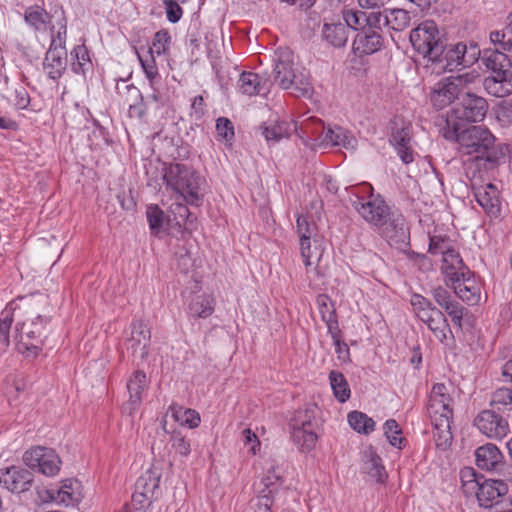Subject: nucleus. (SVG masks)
Masks as SVG:
<instances>
[{
    "label": "nucleus",
    "mask_w": 512,
    "mask_h": 512,
    "mask_svg": "<svg viewBox=\"0 0 512 512\" xmlns=\"http://www.w3.org/2000/svg\"><path fill=\"white\" fill-rule=\"evenodd\" d=\"M474 425L490 439L501 440L509 432L508 420L494 409L481 411L474 419Z\"/></svg>",
    "instance_id": "nucleus-12"
},
{
    "label": "nucleus",
    "mask_w": 512,
    "mask_h": 512,
    "mask_svg": "<svg viewBox=\"0 0 512 512\" xmlns=\"http://www.w3.org/2000/svg\"><path fill=\"white\" fill-rule=\"evenodd\" d=\"M462 487L465 493L474 491L482 483V475H479L473 468L465 467L460 472Z\"/></svg>",
    "instance_id": "nucleus-50"
},
{
    "label": "nucleus",
    "mask_w": 512,
    "mask_h": 512,
    "mask_svg": "<svg viewBox=\"0 0 512 512\" xmlns=\"http://www.w3.org/2000/svg\"><path fill=\"white\" fill-rule=\"evenodd\" d=\"M138 58L145 76L149 80L150 86L153 87L156 79L160 78L153 49L149 48L145 57L138 54Z\"/></svg>",
    "instance_id": "nucleus-47"
},
{
    "label": "nucleus",
    "mask_w": 512,
    "mask_h": 512,
    "mask_svg": "<svg viewBox=\"0 0 512 512\" xmlns=\"http://www.w3.org/2000/svg\"><path fill=\"white\" fill-rule=\"evenodd\" d=\"M282 480V476L278 467L271 466L266 475L261 479V484L268 489L270 496L280 486L279 482Z\"/></svg>",
    "instance_id": "nucleus-58"
},
{
    "label": "nucleus",
    "mask_w": 512,
    "mask_h": 512,
    "mask_svg": "<svg viewBox=\"0 0 512 512\" xmlns=\"http://www.w3.org/2000/svg\"><path fill=\"white\" fill-rule=\"evenodd\" d=\"M297 232L299 239L313 238L316 235V225L309 221V217L301 215L297 218Z\"/></svg>",
    "instance_id": "nucleus-63"
},
{
    "label": "nucleus",
    "mask_w": 512,
    "mask_h": 512,
    "mask_svg": "<svg viewBox=\"0 0 512 512\" xmlns=\"http://www.w3.org/2000/svg\"><path fill=\"white\" fill-rule=\"evenodd\" d=\"M367 461L365 463L367 473L377 482H384L386 477L385 467L382 465L381 458L372 450L366 452Z\"/></svg>",
    "instance_id": "nucleus-46"
},
{
    "label": "nucleus",
    "mask_w": 512,
    "mask_h": 512,
    "mask_svg": "<svg viewBox=\"0 0 512 512\" xmlns=\"http://www.w3.org/2000/svg\"><path fill=\"white\" fill-rule=\"evenodd\" d=\"M508 63L510 67V59L506 54L491 51L487 56L484 57V63L488 70H490L491 74H494L495 71H503L505 70V63Z\"/></svg>",
    "instance_id": "nucleus-51"
},
{
    "label": "nucleus",
    "mask_w": 512,
    "mask_h": 512,
    "mask_svg": "<svg viewBox=\"0 0 512 512\" xmlns=\"http://www.w3.org/2000/svg\"><path fill=\"white\" fill-rule=\"evenodd\" d=\"M469 270L455 249L452 248L442 256L441 272L444 275L446 286L456 278L464 277Z\"/></svg>",
    "instance_id": "nucleus-23"
},
{
    "label": "nucleus",
    "mask_w": 512,
    "mask_h": 512,
    "mask_svg": "<svg viewBox=\"0 0 512 512\" xmlns=\"http://www.w3.org/2000/svg\"><path fill=\"white\" fill-rule=\"evenodd\" d=\"M188 311L191 317L207 318L214 311V300L209 296L198 295L190 302Z\"/></svg>",
    "instance_id": "nucleus-39"
},
{
    "label": "nucleus",
    "mask_w": 512,
    "mask_h": 512,
    "mask_svg": "<svg viewBox=\"0 0 512 512\" xmlns=\"http://www.w3.org/2000/svg\"><path fill=\"white\" fill-rule=\"evenodd\" d=\"M293 65L292 52L287 48H279L276 51L274 82L282 89L292 85L291 78L296 72Z\"/></svg>",
    "instance_id": "nucleus-21"
},
{
    "label": "nucleus",
    "mask_w": 512,
    "mask_h": 512,
    "mask_svg": "<svg viewBox=\"0 0 512 512\" xmlns=\"http://www.w3.org/2000/svg\"><path fill=\"white\" fill-rule=\"evenodd\" d=\"M451 423L452 420L440 418L439 421L432 422L434 426L433 438L436 446L441 450H446L452 443Z\"/></svg>",
    "instance_id": "nucleus-37"
},
{
    "label": "nucleus",
    "mask_w": 512,
    "mask_h": 512,
    "mask_svg": "<svg viewBox=\"0 0 512 512\" xmlns=\"http://www.w3.org/2000/svg\"><path fill=\"white\" fill-rule=\"evenodd\" d=\"M452 398L448 388L443 383H437L432 387L428 401V413L431 422L440 419L452 420Z\"/></svg>",
    "instance_id": "nucleus-13"
},
{
    "label": "nucleus",
    "mask_w": 512,
    "mask_h": 512,
    "mask_svg": "<svg viewBox=\"0 0 512 512\" xmlns=\"http://www.w3.org/2000/svg\"><path fill=\"white\" fill-rule=\"evenodd\" d=\"M169 442L172 449L181 457H188L191 453V442L179 430H173L170 433Z\"/></svg>",
    "instance_id": "nucleus-48"
},
{
    "label": "nucleus",
    "mask_w": 512,
    "mask_h": 512,
    "mask_svg": "<svg viewBox=\"0 0 512 512\" xmlns=\"http://www.w3.org/2000/svg\"><path fill=\"white\" fill-rule=\"evenodd\" d=\"M468 305H476L481 299V284L475 274L469 270L464 277L456 278L447 286Z\"/></svg>",
    "instance_id": "nucleus-16"
},
{
    "label": "nucleus",
    "mask_w": 512,
    "mask_h": 512,
    "mask_svg": "<svg viewBox=\"0 0 512 512\" xmlns=\"http://www.w3.org/2000/svg\"><path fill=\"white\" fill-rule=\"evenodd\" d=\"M444 51L439 55L438 59H433L432 62L443 63V70L452 72L459 67L471 66L477 59V47L472 45L470 49L463 42L456 44H447V39H444Z\"/></svg>",
    "instance_id": "nucleus-7"
},
{
    "label": "nucleus",
    "mask_w": 512,
    "mask_h": 512,
    "mask_svg": "<svg viewBox=\"0 0 512 512\" xmlns=\"http://www.w3.org/2000/svg\"><path fill=\"white\" fill-rule=\"evenodd\" d=\"M490 41L495 46L496 52L506 54L512 51V36L504 30H496L490 33Z\"/></svg>",
    "instance_id": "nucleus-52"
},
{
    "label": "nucleus",
    "mask_w": 512,
    "mask_h": 512,
    "mask_svg": "<svg viewBox=\"0 0 512 512\" xmlns=\"http://www.w3.org/2000/svg\"><path fill=\"white\" fill-rule=\"evenodd\" d=\"M489 403L498 412L512 411V387L502 386L495 389L491 393Z\"/></svg>",
    "instance_id": "nucleus-36"
},
{
    "label": "nucleus",
    "mask_w": 512,
    "mask_h": 512,
    "mask_svg": "<svg viewBox=\"0 0 512 512\" xmlns=\"http://www.w3.org/2000/svg\"><path fill=\"white\" fill-rule=\"evenodd\" d=\"M479 77V74L475 72H466L441 78L430 89L431 105L436 110H442L455 103L456 100L459 101L466 89L473 87Z\"/></svg>",
    "instance_id": "nucleus-2"
},
{
    "label": "nucleus",
    "mask_w": 512,
    "mask_h": 512,
    "mask_svg": "<svg viewBox=\"0 0 512 512\" xmlns=\"http://www.w3.org/2000/svg\"><path fill=\"white\" fill-rule=\"evenodd\" d=\"M343 19L346 25V28H351L357 30L358 27L365 24L366 21V13L359 10L347 9L343 11Z\"/></svg>",
    "instance_id": "nucleus-59"
},
{
    "label": "nucleus",
    "mask_w": 512,
    "mask_h": 512,
    "mask_svg": "<svg viewBox=\"0 0 512 512\" xmlns=\"http://www.w3.org/2000/svg\"><path fill=\"white\" fill-rule=\"evenodd\" d=\"M58 15L49 14L40 5H31L24 11V21L35 32H45L51 25V19Z\"/></svg>",
    "instance_id": "nucleus-25"
},
{
    "label": "nucleus",
    "mask_w": 512,
    "mask_h": 512,
    "mask_svg": "<svg viewBox=\"0 0 512 512\" xmlns=\"http://www.w3.org/2000/svg\"><path fill=\"white\" fill-rule=\"evenodd\" d=\"M507 491V484L501 480H484L476 489V497L481 507L492 508L500 503L499 499Z\"/></svg>",
    "instance_id": "nucleus-18"
},
{
    "label": "nucleus",
    "mask_w": 512,
    "mask_h": 512,
    "mask_svg": "<svg viewBox=\"0 0 512 512\" xmlns=\"http://www.w3.org/2000/svg\"><path fill=\"white\" fill-rule=\"evenodd\" d=\"M168 412L171 413L173 419L181 426L193 429L200 425V414L194 409L184 408L176 403H172L168 408Z\"/></svg>",
    "instance_id": "nucleus-33"
},
{
    "label": "nucleus",
    "mask_w": 512,
    "mask_h": 512,
    "mask_svg": "<svg viewBox=\"0 0 512 512\" xmlns=\"http://www.w3.org/2000/svg\"><path fill=\"white\" fill-rule=\"evenodd\" d=\"M488 101L467 88L460 100L444 115L436 119V126L444 138H455L456 132L467 123L482 122L488 112Z\"/></svg>",
    "instance_id": "nucleus-1"
},
{
    "label": "nucleus",
    "mask_w": 512,
    "mask_h": 512,
    "mask_svg": "<svg viewBox=\"0 0 512 512\" xmlns=\"http://www.w3.org/2000/svg\"><path fill=\"white\" fill-rule=\"evenodd\" d=\"M409 38L413 48L430 61L438 59L444 51L446 37L432 20L423 21L412 29Z\"/></svg>",
    "instance_id": "nucleus-6"
},
{
    "label": "nucleus",
    "mask_w": 512,
    "mask_h": 512,
    "mask_svg": "<svg viewBox=\"0 0 512 512\" xmlns=\"http://www.w3.org/2000/svg\"><path fill=\"white\" fill-rule=\"evenodd\" d=\"M147 221L153 235H158L164 224V212L158 205L151 204L146 210Z\"/></svg>",
    "instance_id": "nucleus-49"
},
{
    "label": "nucleus",
    "mask_w": 512,
    "mask_h": 512,
    "mask_svg": "<svg viewBox=\"0 0 512 512\" xmlns=\"http://www.w3.org/2000/svg\"><path fill=\"white\" fill-rule=\"evenodd\" d=\"M72 63L71 69L76 74L85 75L86 70L91 64L89 51L87 47L82 45H77L71 52Z\"/></svg>",
    "instance_id": "nucleus-43"
},
{
    "label": "nucleus",
    "mask_w": 512,
    "mask_h": 512,
    "mask_svg": "<svg viewBox=\"0 0 512 512\" xmlns=\"http://www.w3.org/2000/svg\"><path fill=\"white\" fill-rule=\"evenodd\" d=\"M331 335L335 346V352L338 356V359L342 362H347L350 360V349L348 345L343 340L342 332L340 328L328 332Z\"/></svg>",
    "instance_id": "nucleus-53"
},
{
    "label": "nucleus",
    "mask_w": 512,
    "mask_h": 512,
    "mask_svg": "<svg viewBox=\"0 0 512 512\" xmlns=\"http://www.w3.org/2000/svg\"><path fill=\"white\" fill-rule=\"evenodd\" d=\"M350 202L366 222L375 226L385 221V217L391 212L385 201L380 197H374L373 194L368 197L355 195L350 198Z\"/></svg>",
    "instance_id": "nucleus-11"
},
{
    "label": "nucleus",
    "mask_w": 512,
    "mask_h": 512,
    "mask_svg": "<svg viewBox=\"0 0 512 512\" xmlns=\"http://www.w3.org/2000/svg\"><path fill=\"white\" fill-rule=\"evenodd\" d=\"M316 305L321 315L322 321L327 326L328 332L340 328L337 319L336 308L328 295L319 294L316 297Z\"/></svg>",
    "instance_id": "nucleus-32"
},
{
    "label": "nucleus",
    "mask_w": 512,
    "mask_h": 512,
    "mask_svg": "<svg viewBox=\"0 0 512 512\" xmlns=\"http://www.w3.org/2000/svg\"><path fill=\"white\" fill-rule=\"evenodd\" d=\"M151 331L142 320L131 323V336L128 339L127 349L131 351L135 359L144 361L149 354Z\"/></svg>",
    "instance_id": "nucleus-15"
},
{
    "label": "nucleus",
    "mask_w": 512,
    "mask_h": 512,
    "mask_svg": "<svg viewBox=\"0 0 512 512\" xmlns=\"http://www.w3.org/2000/svg\"><path fill=\"white\" fill-rule=\"evenodd\" d=\"M290 87H283L284 90H289L290 93L296 97H310L313 93V86L308 75L299 71L291 78Z\"/></svg>",
    "instance_id": "nucleus-38"
},
{
    "label": "nucleus",
    "mask_w": 512,
    "mask_h": 512,
    "mask_svg": "<svg viewBox=\"0 0 512 512\" xmlns=\"http://www.w3.org/2000/svg\"><path fill=\"white\" fill-rule=\"evenodd\" d=\"M347 132L337 126L335 128H329L324 135V141L334 146H346L349 144Z\"/></svg>",
    "instance_id": "nucleus-60"
},
{
    "label": "nucleus",
    "mask_w": 512,
    "mask_h": 512,
    "mask_svg": "<svg viewBox=\"0 0 512 512\" xmlns=\"http://www.w3.org/2000/svg\"><path fill=\"white\" fill-rule=\"evenodd\" d=\"M384 434L387 437L389 443L394 446L401 448V444L404 441L400 435L402 433L398 423L394 419H389L384 423Z\"/></svg>",
    "instance_id": "nucleus-55"
},
{
    "label": "nucleus",
    "mask_w": 512,
    "mask_h": 512,
    "mask_svg": "<svg viewBox=\"0 0 512 512\" xmlns=\"http://www.w3.org/2000/svg\"><path fill=\"white\" fill-rule=\"evenodd\" d=\"M418 319L428 326L433 335L442 344L446 343L449 336L452 340L454 339L447 318L438 308L435 307L433 309L426 310V313H422Z\"/></svg>",
    "instance_id": "nucleus-19"
},
{
    "label": "nucleus",
    "mask_w": 512,
    "mask_h": 512,
    "mask_svg": "<svg viewBox=\"0 0 512 512\" xmlns=\"http://www.w3.org/2000/svg\"><path fill=\"white\" fill-rule=\"evenodd\" d=\"M147 385V377L143 371H135L132 377L127 381V390L129 392V401L125 409H129V413L138 407L142 400V393Z\"/></svg>",
    "instance_id": "nucleus-28"
},
{
    "label": "nucleus",
    "mask_w": 512,
    "mask_h": 512,
    "mask_svg": "<svg viewBox=\"0 0 512 512\" xmlns=\"http://www.w3.org/2000/svg\"><path fill=\"white\" fill-rule=\"evenodd\" d=\"M57 16L56 25L51 24L49 30L51 32V43L49 48L66 49V35H67V18L63 7H59L54 11Z\"/></svg>",
    "instance_id": "nucleus-30"
},
{
    "label": "nucleus",
    "mask_w": 512,
    "mask_h": 512,
    "mask_svg": "<svg viewBox=\"0 0 512 512\" xmlns=\"http://www.w3.org/2000/svg\"><path fill=\"white\" fill-rule=\"evenodd\" d=\"M472 192L476 202L482 207L490 218H497L501 213V200L498 188L492 184L476 185L471 184Z\"/></svg>",
    "instance_id": "nucleus-14"
},
{
    "label": "nucleus",
    "mask_w": 512,
    "mask_h": 512,
    "mask_svg": "<svg viewBox=\"0 0 512 512\" xmlns=\"http://www.w3.org/2000/svg\"><path fill=\"white\" fill-rule=\"evenodd\" d=\"M67 67L66 49L49 48L43 61L44 71L52 80H58L62 77Z\"/></svg>",
    "instance_id": "nucleus-24"
},
{
    "label": "nucleus",
    "mask_w": 512,
    "mask_h": 512,
    "mask_svg": "<svg viewBox=\"0 0 512 512\" xmlns=\"http://www.w3.org/2000/svg\"><path fill=\"white\" fill-rule=\"evenodd\" d=\"M387 28L393 31H403L410 26L411 17L404 9H387Z\"/></svg>",
    "instance_id": "nucleus-42"
},
{
    "label": "nucleus",
    "mask_w": 512,
    "mask_h": 512,
    "mask_svg": "<svg viewBox=\"0 0 512 512\" xmlns=\"http://www.w3.org/2000/svg\"><path fill=\"white\" fill-rule=\"evenodd\" d=\"M262 135L269 145L275 144L290 136V125L285 121H272L260 126Z\"/></svg>",
    "instance_id": "nucleus-34"
},
{
    "label": "nucleus",
    "mask_w": 512,
    "mask_h": 512,
    "mask_svg": "<svg viewBox=\"0 0 512 512\" xmlns=\"http://www.w3.org/2000/svg\"><path fill=\"white\" fill-rule=\"evenodd\" d=\"M33 481L32 473L22 467L11 466L0 471V484L12 493L28 491Z\"/></svg>",
    "instance_id": "nucleus-17"
},
{
    "label": "nucleus",
    "mask_w": 512,
    "mask_h": 512,
    "mask_svg": "<svg viewBox=\"0 0 512 512\" xmlns=\"http://www.w3.org/2000/svg\"><path fill=\"white\" fill-rule=\"evenodd\" d=\"M126 90L131 100H134L133 103H129L130 117L142 119L146 115V105L143 101L142 93L132 84L126 85Z\"/></svg>",
    "instance_id": "nucleus-44"
},
{
    "label": "nucleus",
    "mask_w": 512,
    "mask_h": 512,
    "mask_svg": "<svg viewBox=\"0 0 512 512\" xmlns=\"http://www.w3.org/2000/svg\"><path fill=\"white\" fill-rule=\"evenodd\" d=\"M217 138L220 141L231 142L234 139V126L232 122L225 117H220L216 121Z\"/></svg>",
    "instance_id": "nucleus-56"
},
{
    "label": "nucleus",
    "mask_w": 512,
    "mask_h": 512,
    "mask_svg": "<svg viewBox=\"0 0 512 512\" xmlns=\"http://www.w3.org/2000/svg\"><path fill=\"white\" fill-rule=\"evenodd\" d=\"M387 9L384 11L371 12L370 14H366L365 24L367 27L364 29L382 30V28L387 27Z\"/></svg>",
    "instance_id": "nucleus-62"
},
{
    "label": "nucleus",
    "mask_w": 512,
    "mask_h": 512,
    "mask_svg": "<svg viewBox=\"0 0 512 512\" xmlns=\"http://www.w3.org/2000/svg\"><path fill=\"white\" fill-rule=\"evenodd\" d=\"M316 404L299 408L290 420L291 437L301 451L312 450L317 442Z\"/></svg>",
    "instance_id": "nucleus-4"
},
{
    "label": "nucleus",
    "mask_w": 512,
    "mask_h": 512,
    "mask_svg": "<svg viewBox=\"0 0 512 512\" xmlns=\"http://www.w3.org/2000/svg\"><path fill=\"white\" fill-rule=\"evenodd\" d=\"M486 92L494 97L503 98L512 94V70L495 71L483 80Z\"/></svg>",
    "instance_id": "nucleus-20"
},
{
    "label": "nucleus",
    "mask_w": 512,
    "mask_h": 512,
    "mask_svg": "<svg viewBox=\"0 0 512 512\" xmlns=\"http://www.w3.org/2000/svg\"><path fill=\"white\" fill-rule=\"evenodd\" d=\"M455 138H445L448 141L458 142L463 153L472 155L478 159L492 161L489 151L494 147L496 138L490 130L484 126H471L456 132Z\"/></svg>",
    "instance_id": "nucleus-5"
},
{
    "label": "nucleus",
    "mask_w": 512,
    "mask_h": 512,
    "mask_svg": "<svg viewBox=\"0 0 512 512\" xmlns=\"http://www.w3.org/2000/svg\"><path fill=\"white\" fill-rule=\"evenodd\" d=\"M160 473L156 469L146 470L136 481L135 490L141 491L148 497L156 498L159 491Z\"/></svg>",
    "instance_id": "nucleus-35"
},
{
    "label": "nucleus",
    "mask_w": 512,
    "mask_h": 512,
    "mask_svg": "<svg viewBox=\"0 0 512 512\" xmlns=\"http://www.w3.org/2000/svg\"><path fill=\"white\" fill-rule=\"evenodd\" d=\"M330 385L336 399L344 403L350 398V387L344 375L341 372L332 370L329 373Z\"/></svg>",
    "instance_id": "nucleus-41"
},
{
    "label": "nucleus",
    "mask_w": 512,
    "mask_h": 512,
    "mask_svg": "<svg viewBox=\"0 0 512 512\" xmlns=\"http://www.w3.org/2000/svg\"><path fill=\"white\" fill-rule=\"evenodd\" d=\"M164 181L167 187L179 193L190 205L198 206L202 195L200 189V177L185 164H170L164 173Z\"/></svg>",
    "instance_id": "nucleus-3"
},
{
    "label": "nucleus",
    "mask_w": 512,
    "mask_h": 512,
    "mask_svg": "<svg viewBox=\"0 0 512 512\" xmlns=\"http://www.w3.org/2000/svg\"><path fill=\"white\" fill-rule=\"evenodd\" d=\"M452 249L449 239L441 235H433L429 237L428 252L432 255L442 254L449 252Z\"/></svg>",
    "instance_id": "nucleus-57"
},
{
    "label": "nucleus",
    "mask_w": 512,
    "mask_h": 512,
    "mask_svg": "<svg viewBox=\"0 0 512 512\" xmlns=\"http://www.w3.org/2000/svg\"><path fill=\"white\" fill-rule=\"evenodd\" d=\"M323 39L333 47H344L349 38V30L346 25L338 23H325L322 28Z\"/></svg>",
    "instance_id": "nucleus-31"
},
{
    "label": "nucleus",
    "mask_w": 512,
    "mask_h": 512,
    "mask_svg": "<svg viewBox=\"0 0 512 512\" xmlns=\"http://www.w3.org/2000/svg\"><path fill=\"white\" fill-rule=\"evenodd\" d=\"M347 418L351 428L360 434L368 435L375 429V421L363 412L352 411Z\"/></svg>",
    "instance_id": "nucleus-40"
},
{
    "label": "nucleus",
    "mask_w": 512,
    "mask_h": 512,
    "mask_svg": "<svg viewBox=\"0 0 512 512\" xmlns=\"http://www.w3.org/2000/svg\"><path fill=\"white\" fill-rule=\"evenodd\" d=\"M476 464L479 468L490 471L502 461V453L493 443L480 446L475 451Z\"/></svg>",
    "instance_id": "nucleus-27"
},
{
    "label": "nucleus",
    "mask_w": 512,
    "mask_h": 512,
    "mask_svg": "<svg viewBox=\"0 0 512 512\" xmlns=\"http://www.w3.org/2000/svg\"><path fill=\"white\" fill-rule=\"evenodd\" d=\"M171 44V36L166 29L159 30L155 33L153 42H152V49L153 54L160 56L162 54H166L169 50V46Z\"/></svg>",
    "instance_id": "nucleus-54"
},
{
    "label": "nucleus",
    "mask_w": 512,
    "mask_h": 512,
    "mask_svg": "<svg viewBox=\"0 0 512 512\" xmlns=\"http://www.w3.org/2000/svg\"><path fill=\"white\" fill-rule=\"evenodd\" d=\"M380 234L387 240L391 247L405 251L409 246V230L403 215L399 212H390L385 221L377 226Z\"/></svg>",
    "instance_id": "nucleus-10"
},
{
    "label": "nucleus",
    "mask_w": 512,
    "mask_h": 512,
    "mask_svg": "<svg viewBox=\"0 0 512 512\" xmlns=\"http://www.w3.org/2000/svg\"><path fill=\"white\" fill-rule=\"evenodd\" d=\"M72 485L73 482L71 480L64 481L58 490H51V498L55 502L64 504L65 506L74 505L78 501V498L73 491Z\"/></svg>",
    "instance_id": "nucleus-45"
},
{
    "label": "nucleus",
    "mask_w": 512,
    "mask_h": 512,
    "mask_svg": "<svg viewBox=\"0 0 512 512\" xmlns=\"http://www.w3.org/2000/svg\"><path fill=\"white\" fill-rule=\"evenodd\" d=\"M23 461L30 469L48 477L55 476L60 471L61 460L51 448L34 447L24 453Z\"/></svg>",
    "instance_id": "nucleus-9"
},
{
    "label": "nucleus",
    "mask_w": 512,
    "mask_h": 512,
    "mask_svg": "<svg viewBox=\"0 0 512 512\" xmlns=\"http://www.w3.org/2000/svg\"><path fill=\"white\" fill-rule=\"evenodd\" d=\"M238 86L243 94L253 96L269 91L268 80L254 72L241 73Z\"/></svg>",
    "instance_id": "nucleus-26"
},
{
    "label": "nucleus",
    "mask_w": 512,
    "mask_h": 512,
    "mask_svg": "<svg viewBox=\"0 0 512 512\" xmlns=\"http://www.w3.org/2000/svg\"><path fill=\"white\" fill-rule=\"evenodd\" d=\"M153 501L152 497H148L145 493L135 490L132 495L131 503L127 504L129 506V511L132 512H143L147 507L151 505Z\"/></svg>",
    "instance_id": "nucleus-64"
},
{
    "label": "nucleus",
    "mask_w": 512,
    "mask_h": 512,
    "mask_svg": "<svg viewBox=\"0 0 512 512\" xmlns=\"http://www.w3.org/2000/svg\"><path fill=\"white\" fill-rule=\"evenodd\" d=\"M170 209L179 225H186L187 223L192 224L196 220V217L189 211L185 204L174 203L171 205Z\"/></svg>",
    "instance_id": "nucleus-61"
},
{
    "label": "nucleus",
    "mask_w": 512,
    "mask_h": 512,
    "mask_svg": "<svg viewBox=\"0 0 512 512\" xmlns=\"http://www.w3.org/2000/svg\"><path fill=\"white\" fill-rule=\"evenodd\" d=\"M47 318L38 315L30 323H22L16 325V349L19 353L29 357L37 356L41 348L34 343H30V340L38 339L44 330L47 323Z\"/></svg>",
    "instance_id": "nucleus-8"
},
{
    "label": "nucleus",
    "mask_w": 512,
    "mask_h": 512,
    "mask_svg": "<svg viewBox=\"0 0 512 512\" xmlns=\"http://www.w3.org/2000/svg\"><path fill=\"white\" fill-rule=\"evenodd\" d=\"M410 132L409 129L403 127L401 129H397L392 133L390 142L394 145L399 157L402 162L405 164H409L413 162V150L410 146Z\"/></svg>",
    "instance_id": "nucleus-29"
},
{
    "label": "nucleus",
    "mask_w": 512,
    "mask_h": 512,
    "mask_svg": "<svg viewBox=\"0 0 512 512\" xmlns=\"http://www.w3.org/2000/svg\"><path fill=\"white\" fill-rule=\"evenodd\" d=\"M383 38L376 30L362 29L353 41V52L358 56L370 55L381 49Z\"/></svg>",
    "instance_id": "nucleus-22"
}]
</instances>
